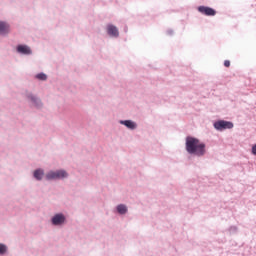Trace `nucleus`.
<instances>
[{"mask_svg":"<svg viewBox=\"0 0 256 256\" xmlns=\"http://www.w3.org/2000/svg\"><path fill=\"white\" fill-rule=\"evenodd\" d=\"M68 177V173L64 170L50 171L46 175L47 180H61Z\"/></svg>","mask_w":256,"mask_h":256,"instance_id":"obj_2","label":"nucleus"},{"mask_svg":"<svg viewBox=\"0 0 256 256\" xmlns=\"http://www.w3.org/2000/svg\"><path fill=\"white\" fill-rule=\"evenodd\" d=\"M119 214L124 215L127 213V207L123 204L119 205L117 208Z\"/></svg>","mask_w":256,"mask_h":256,"instance_id":"obj_11","label":"nucleus"},{"mask_svg":"<svg viewBox=\"0 0 256 256\" xmlns=\"http://www.w3.org/2000/svg\"><path fill=\"white\" fill-rule=\"evenodd\" d=\"M65 222V217L63 214H56L53 219H52V223L53 225L55 226H59V225H62L64 224Z\"/></svg>","mask_w":256,"mask_h":256,"instance_id":"obj_5","label":"nucleus"},{"mask_svg":"<svg viewBox=\"0 0 256 256\" xmlns=\"http://www.w3.org/2000/svg\"><path fill=\"white\" fill-rule=\"evenodd\" d=\"M32 101H35V98H32Z\"/></svg>","mask_w":256,"mask_h":256,"instance_id":"obj_16","label":"nucleus"},{"mask_svg":"<svg viewBox=\"0 0 256 256\" xmlns=\"http://www.w3.org/2000/svg\"><path fill=\"white\" fill-rule=\"evenodd\" d=\"M17 51L22 54H31V49L26 45H19Z\"/></svg>","mask_w":256,"mask_h":256,"instance_id":"obj_8","label":"nucleus"},{"mask_svg":"<svg viewBox=\"0 0 256 256\" xmlns=\"http://www.w3.org/2000/svg\"><path fill=\"white\" fill-rule=\"evenodd\" d=\"M198 12H200L206 16H215L217 13L213 8L206 7V6L198 7Z\"/></svg>","mask_w":256,"mask_h":256,"instance_id":"obj_4","label":"nucleus"},{"mask_svg":"<svg viewBox=\"0 0 256 256\" xmlns=\"http://www.w3.org/2000/svg\"><path fill=\"white\" fill-rule=\"evenodd\" d=\"M36 77H37V79H39L40 81H46V79H47V75L44 74V73H40V74H38Z\"/></svg>","mask_w":256,"mask_h":256,"instance_id":"obj_12","label":"nucleus"},{"mask_svg":"<svg viewBox=\"0 0 256 256\" xmlns=\"http://www.w3.org/2000/svg\"><path fill=\"white\" fill-rule=\"evenodd\" d=\"M223 65H224V67H230L231 62L229 60H225Z\"/></svg>","mask_w":256,"mask_h":256,"instance_id":"obj_15","label":"nucleus"},{"mask_svg":"<svg viewBox=\"0 0 256 256\" xmlns=\"http://www.w3.org/2000/svg\"><path fill=\"white\" fill-rule=\"evenodd\" d=\"M44 176V171L41 169H38L34 172V178L38 181H41Z\"/></svg>","mask_w":256,"mask_h":256,"instance_id":"obj_10","label":"nucleus"},{"mask_svg":"<svg viewBox=\"0 0 256 256\" xmlns=\"http://www.w3.org/2000/svg\"><path fill=\"white\" fill-rule=\"evenodd\" d=\"M7 251L6 245L0 244V255L5 254Z\"/></svg>","mask_w":256,"mask_h":256,"instance_id":"obj_13","label":"nucleus"},{"mask_svg":"<svg viewBox=\"0 0 256 256\" xmlns=\"http://www.w3.org/2000/svg\"><path fill=\"white\" fill-rule=\"evenodd\" d=\"M10 31V26L6 22L0 21V34L5 35L9 33Z\"/></svg>","mask_w":256,"mask_h":256,"instance_id":"obj_6","label":"nucleus"},{"mask_svg":"<svg viewBox=\"0 0 256 256\" xmlns=\"http://www.w3.org/2000/svg\"><path fill=\"white\" fill-rule=\"evenodd\" d=\"M251 153L252 155L256 156V144L252 146Z\"/></svg>","mask_w":256,"mask_h":256,"instance_id":"obj_14","label":"nucleus"},{"mask_svg":"<svg viewBox=\"0 0 256 256\" xmlns=\"http://www.w3.org/2000/svg\"><path fill=\"white\" fill-rule=\"evenodd\" d=\"M186 152L190 155L202 157L206 153V145L199 139L188 136L186 137Z\"/></svg>","mask_w":256,"mask_h":256,"instance_id":"obj_1","label":"nucleus"},{"mask_svg":"<svg viewBox=\"0 0 256 256\" xmlns=\"http://www.w3.org/2000/svg\"><path fill=\"white\" fill-rule=\"evenodd\" d=\"M108 33L111 35V36H114V37H118L119 36V31L117 29L116 26L114 25H108Z\"/></svg>","mask_w":256,"mask_h":256,"instance_id":"obj_7","label":"nucleus"},{"mask_svg":"<svg viewBox=\"0 0 256 256\" xmlns=\"http://www.w3.org/2000/svg\"><path fill=\"white\" fill-rule=\"evenodd\" d=\"M234 124L229 121L220 120L214 123V129L217 131H224V129H233Z\"/></svg>","mask_w":256,"mask_h":256,"instance_id":"obj_3","label":"nucleus"},{"mask_svg":"<svg viewBox=\"0 0 256 256\" xmlns=\"http://www.w3.org/2000/svg\"><path fill=\"white\" fill-rule=\"evenodd\" d=\"M122 125H125L128 127V129H136L137 125L135 124V122L131 121V120H124L121 121Z\"/></svg>","mask_w":256,"mask_h":256,"instance_id":"obj_9","label":"nucleus"}]
</instances>
